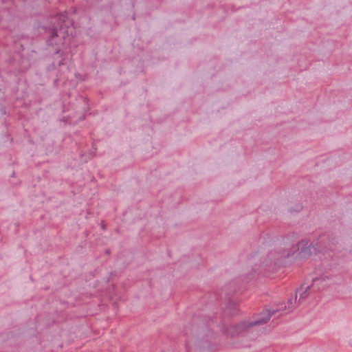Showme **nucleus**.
Segmentation results:
<instances>
[{
  "instance_id": "obj_1",
  "label": "nucleus",
  "mask_w": 352,
  "mask_h": 352,
  "mask_svg": "<svg viewBox=\"0 0 352 352\" xmlns=\"http://www.w3.org/2000/svg\"><path fill=\"white\" fill-rule=\"evenodd\" d=\"M54 23L52 28L48 31L49 36L47 43L52 47L53 56L57 55L60 59L57 64L53 62L51 65L52 69L56 66H61L65 64L67 54L61 50L65 38L69 35L72 36L74 32L73 23L67 16V13H59L54 18Z\"/></svg>"
},
{
  "instance_id": "obj_2",
  "label": "nucleus",
  "mask_w": 352,
  "mask_h": 352,
  "mask_svg": "<svg viewBox=\"0 0 352 352\" xmlns=\"http://www.w3.org/2000/svg\"><path fill=\"white\" fill-rule=\"evenodd\" d=\"M298 244H302V246L298 253V255L302 258H307L309 257L313 253L317 254L318 252H326L329 250H333V243H330L329 236L325 234L320 236L319 239L315 243L312 242L309 243L308 241L301 240L298 243L293 247L292 250L285 249H278L271 251L268 254V258L274 263V265H278L283 259L289 258L294 255V254L299 250Z\"/></svg>"
},
{
  "instance_id": "obj_3",
  "label": "nucleus",
  "mask_w": 352,
  "mask_h": 352,
  "mask_svg": "<svg viewBox=\"0 0 352 352\" xmlns=\"http://www.w3.org/2000/svg\"><path fill=\"white\" fill-rule=\"evenodd\" d=\"M276 312V310L266 309L261 313L258 318L253 321H243L234 326V331L236 333L239 334L248 328L264 324L270 320L272 315L274 314Z\"/></svg>"
},
{
  "instance_id": "obj_4",
  "label": "nucleus",
  "mask_w": 352,
  "mask_h": 352,
  "mask_svg": "<svg viewBox=\"0 0 352 352\" xmlns=\"http://www.w3.org/2000/svg\"><path fill=\"white\" fill-rule=\"evenodd\" d=\"M199 318H193V323L190 325L189 327H186L184 330L185 334L188 335H197L198 333V331L200 329H206L208 327V322H199Z\"/></svg>"
},
{
  "instance_id": "obj_5",
  "label": "nucleus",
  "mask_w": 352,
  "mask_h": 352,
  "mask_svg": "<svg viewBox=\"0 0 352 352\" xmlns=\"http://www.w3.org/2000/svg\"><path fill=\"white\" fill-rule=\"evenodd\" d=\"M226 311H227L231 316H234V315L237 314L238 309H237L236 304H235L231 301H229V302L226 307Z\"/></svg>"
},
{
  "instance_id": "obj_6",
  "label": "nucleus",
  "mask_w": 352,
  "mask_h": 352,
  "mask_svg": "<svg viewBox=\"0 0 352 352\" xmlns=\"http://www.w3.org/2000/svg\"><path fill=\"white\" fill-rule=\"evenodd\" d=\"M309 289V287H307L306 288V290L303 292H302L300 294V297H299V301H300L302 299H304L307 296V291Z\"/></svg>"
},
{
  "instance_id": "obj_7",
  "label": "nucleus",
  "mask_w": 352,
  "mask_h": 352,
  "mask_svg": "<svg viewBox=\"0 0 352 352\" xmlns=\"http://www.w3.org/2000/svg\"><path fill=\"white\" fill-rule=\"evenodd\" d=\"M324 280H325V278H313V282H314V284L318 283V282L324 281Z\"/></svg>"
},
{
  "instance_id": "obj_8",
  "label": "nucleus",
  "mask_w": 352,
  "mask_h": 352,
  "mask_svg": "<svg viewBox=\"0 0 352 352\" xmlns=\"http://www.w3.org/2000/svg\"><path fill=\"white\" fill-rule=\"evenodd\" d=\"M287 303L289 309H292L294 307V306L292 305V299H289Z\"/></svg>"
},
{
  "instance_id": "obj_9",
  "label": "nucleus",
  "mask_w": 352,
  "mask_h": 352,
  "mask_svg": "<svg viewBox=\"0 0 352 352\" xmlns=\"http://www.w3.org/2000/svg\"><path fill=\"white\" fill-rule=\"evenodd\" d=\"M296 207H297V208L295 210L296 212L300 211L302 210V206L301 204H298Z\"/></svg>"
},
{
  "instance_id": "obj_10",
  "label": "nucleus",
  "mask_w": 352,
  "mask_h": 352,
  "mask_svg": "<svg viewBox=\"0 0 352 352\" xmlns=\"http://www.w3.org/2000/svg\"><path fill=\"white\" fill-rule=\"evenodd\" d=\"M186 348L187 349H188L190 347V346H189L190 345V341L189 340L186 341Z\"/></svg>"
}]
</instances>
